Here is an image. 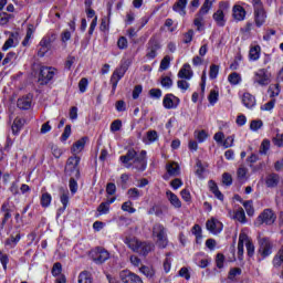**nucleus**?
Segmentation results:
<instances>
[{
    "instance_id": "obj_1",
    "label": "nucleus",
    "mask_w": 283,
    "mask_h": 283,
    "mask_svg": "<svg viewBox=\"0 0 283 283\" xmlns=\"http://www.w3.org/2000/svg\"><path fill=\"white\" fill-rule=\"evenodd\" d=\"M119 160L126 169H137V171H145L147 169V151L142 150L139 154L129 148L124 156L119 157Z\"/></svg>"
},
{
    "instance_id": "obj_2",
    "label": "nucleus",
    "mask_w": 283,
    "mask_h": 283,
    "mask_svg": "<svg viewBox=\"0 0 283 283\" xmlns=\"http://www.w3.org/2000/svg\"><path fill=\"white\" fill-rule=\"evenodd\" d=\"M125 244H127L128 249H132L135 253H139V255H147L155 249L154 243L138 241L136 238H126Z\"/></svg>"
},
{
    "instance_id": "obj_3",
    "label": "nucleus",
    "mask_w": 283,
    "mask_h": 283,
    "mask_svg": "<svg viewBox=\"0 0 283 283\" xmlns=\"http://www.w3.org/2000/svg\"><path fill=\"white\" fill-rule=\"evenodd\" d=\"M54 41H56V33L54 32H49L41 39V41L38 44L36 52L40 59H43V56H45L48 52L52 51V43H54Z\"/></svg>"
},
{
    "instance_id": "obj_4",
    "label": "nucleus",
    "mask_w": 283,
    "mask_h": 283,
    "mask_svg": "<svg viewBox=\"0 0 283 283\" xmlns=\"http://www.w3.org/2000/svg\"><path fill=\"white\" fill-rule=\"evenodd\" d=\"M78 165H81V157L78 156L70 157L65 165L66 176H71L73 178H80L81 168L78 167Z\"/></svg>"
},
{
    "instance_id": "obj_5",
    "label": "nucleus",
    "mask_w": 283,
    "mask_h": 283,
    "mask_svg": "<svg viewBox=\"0 0 283 283\" xmlns=\"http://www.w3.org/2000/svg\"><path fill=\"white\" fill-rule=\"evenodd\" d=\"M163 44L156 35H153L146 44V59L154 61L158 56V50H161Z\"/></svg>"
},
{
    "instance_id": "obj_6",
    "label": "nucleus",
    "mask_w": 283,
    "mask_h": 283,
    "mask_svg": "<svg viewBox=\"0 0 283 283\" xmlns=\"http://www.w3.org/2000/svg\"><path fill=\"white\" fill-rule=\"evenodd\" d=\"M230 6L227 1L219 2V9L213 13V21L219 25V28H224L227 24V19H224V12H228Z\"/></svg>"
},
{
    "instance_id": "obj_7",
    "label": "nucleus",
    "mask_w": 283,
    "mask_h": 283,
    "mask_svg": "<svg viewBox=\"0 0 283 283\" xmlns=\"http://www.w3.org/2000/svg\"><path fill=\"white\" fill-rule=\"evenodd\" d=\"M128 67H129V62L124 61L123 64L114 71L111 77L112 94L116 92V87L118 86V81H120L125 76V72H127Z\"/></svg>"
},
{
    "instance_id": "obj_8",
    "label": "nucleus",
    "mask_w": 283,
    "mask_h": 283,
    "mask_svg": "<svg viewBox=\"0 0 283 283\" xmlns=\"http://www.w3.org/2000/svg\"><path fill=\"white\" fill-rule=\"evenodd\" d=\"M254 23L256 28H262L266 23V11H264L261 0H254Z\"/></svg>"
},
{
    "instance_id": "obj_9",
    "label": "nucleus",
    "mask_w": 283,
    "mask_h": 283,
    "mask_svg": "<svg viewBox=\"0 0 283 283\" xmlns=\"http://www.w3.org/2000/svg\"><path fill=\"white\" fill-rule=\"evenodd\" d=\"M273 253V242L266 237L259 239L258 254L262 260L269 258Z\"/></svg>"
},
{
    "instance_id": "obj_10",
    "label": "nucleus",
    "mask_w": 283,
    "mask_h": 283,
    "mask_svg": "<svg viewBox=\"0 0 283 283\" xmlns=\"http://www.w3.org/2000/svg\"><path fill=\"white\" fill-rule=\"evenodd\" d=\"M54 74H56V69L52 66H42L40 69V74H39L40 85H48V83H50V81L54 78Z\"/></svg>"
},
{
    "instance_id": "obj_11",
    "label": "nucleus",
    "mask_w": 283,
    "mask_h": 283,
    "mask_svg": "<svg viewBox=\"0 0 283 283\" xmlns=\"http://www.w3.org/2000/svg\"><path fill=\"white\" fill-rule=\"evenodd\" d=\"M275 213L273 210L265 209L254 221L255 227H262V224H273L275 222Z\"/></svg>"
},
{
    "instance_id": "obj_12",
    "label": "nucleus",
    "mask_w": 283,
    "mask_h": 283,
    "mask_svg": "<svg viewBox=\"0 0 283 283\" xmlns=\"http://www.w3.org/2000/svg\"><path fill=\"white\" fill-rule=\"evenodd\" d=\"M119 280H122L123 283H143V279L140 276H138V274H136L129 270L120 271Z\"/></svg>"
},
{
    "instance_id": "obj_13",
    "label": "nucleus",
    "mask_w": 283,
    "mask_h": 283,
    "mask_svg": "<svg viewBox=\"0 0 283 283\" xmlns=\"http://www.w3.org/2000/svg\"><path fill=\"white\" fill-rule=\"evenodd\" d=\"M91 258L95 264H103L107 261V250L96 248L95 250L91 251Z\"/></svg>"
},
{
    "instance_id": "obj_14",
    "label": "nucleus",
    "mask_w": 283,
    "mask_h": 283,
    "mask_svg": "<svg viewBox=\"0 0 283 283\" xmlns=\"http://www.w3.org/2000/svg\"><path fill=\"white\" fill-rule=\"evenodd\" d=\"M254 83H258V85H261L262 87L269 85V71H266V69H260L258 72H255Z\"/></svg>"
},
{
    "instance_id": "obj_15",
    "label": "nucleus",
    "mask_w": 283,
    "mask_h": 283,
    "mask_svg": "<svg viewBox=\"0 0 283 283\" xmlns=\"http://www.w3.org/2000/svg\"><path fill=\"white\" fill-rule=\"evenodd\" d=\"M163 105L166 109H176L180 105V98L174 94H167L164 97Z\"/></svg>"
},
{
    "instance_id": "obj_16",
    "label": "nucleus",
    "mask_w": 283,
    "mask_h": 283,
    "mask_svg": "<svg viewBox=\"0 0 283 283\" xmlns=\"http://www.w3.org/2000/svg\"><path fill=\"white\" fill-rule=\"evenodd\" d=\"M206 227L208 231L214 235L222 231V222L218 221V219L212 218L211 220H208Z\"/></svg>"
},
{
    "instance_id": "obj_17",
    "label": "nucleus",
    "mask_w": 283,
    "mask_h": 283,
    "mask_svg": "<svg viewBox=\"0 0 283 283\" xmlns=\"http://www.w3.org/2000/svg\"><path fill=\"white\" fill-rule=\"evenodd\" d=\"M19 45V33H11L9 39L4 42L2 46L3 52H8L10 48H17Z\"/></svg>"
},
{
    "instance_id": "obj_18",
    "label": "nucleus",
    "mask_w": 283,
    "mask_h": 283,
    "mask_svg": "<svg viewBox=\"0 0 283 283\" xmlns=\"http://www.w3.org/2000/svg\"><path fill=\"white\" fill-rule=\"evenodd\" d=\"M280 185V175L272 172L268 174L265 177V186L268 189H275Z\"/></svg>"
},
{
    "instance_id": "obj_19",
    "label": "nucleus",
    "mask_w": 283,
    "mask_h": 283,
    "mask_svg": "<svg viewBox=\"0 0 283 283\" xmlns=\"http://www.w3.org/2000/svg\"><path fill=\"white\" fill-rule=\"evenodd\" d=\"M232 17L235 21H244L247 19V10L240 4H235L232 8Z\"/></svg>"
},
{
    "instance_id": "obj_20",
    "label": "nucleus",
    "mask_w": 283,
    "mask_h": 283,
    "mask_svg": "<svg viewBox=\"0 0 283 283\" xmlns=\"http://www.w3.org/2000/svg\"><path fill=\"white\" fill-rule=\"evenodd\" d=\"M193 77V71H191V65L184 64V66L178 72V78H186V81H191Z\"/></svg>"
},
{
    "instance_id": "obj_21",
    "label": "nucleus",
    "mask_w": 283,
    "mask_h": 283,
    "mask_svg": "<svg viewBox=\"0 0 283 283\" xmlns=\"http://www.w3.org/2000/svg\"><path fill=\"white\" fill-rule=\"evenodd\" d=\"M87 143V138H81L77 142H75L71 148V153L73 156H78L81 151L85 149V144Z\"/></svg>"
},
{
    "instance_id": "obj_22",
    "label": "nucleus",
    "mask_w": 283,
    "mask_h": 283,
    "mask_svg": "<svg viewBox=\"0 0 283 283\" xmlns=\"http://www.w3.org/2000/svg\"><path fill=\"white\" fill-rule=\"evenodd\" d=\"M187 0H177L176 3L172 6L174 12H178L181 17L187 14Z\"/></svg>"
},
{
    "instance_id": "obj_23",
    "label": "nucleus",
    "mask_w": 283,
    "mask_h": 283,
    "mask_svg": "<svg viewBox=\"0 0 283 283\" xmlns=\"http://www.w3.org/2000/svg\"><path fill=\"white\" fill-rule=\"evenodd\" d=\"M166 196L170 202V205L175 208V209H180L182 207V201H180V198H178V196L174 192H171L170 190H168L166 192Z\"/></svg>"
},
{
    "instance_id": "obj_24",
    "label": "nucleus",
    "mask_w": 283,
    "mask_h": 283,
    "mask_svg": "<svg viewBox=\"0 0 283 283\" xmlns=\"http://www.w3.org/2000/svg\"><path fill=\"white\" fill-rule=\"evenodd\" d=\"M242 103L248 109H253V106L256 105L255 96L250 93H244L242 96Z\"/></svg>"
},
{
    "instance_id": "obj_25",
    "label": "nucleus",
    "mask_w": 283,
    "mask_h": 283,
    "mask_svg": "<svg viewBox=\"0 0 283 283\" xmlns=\"http://www.w3.org/2000/svg\"><path fill=\"white\" fill-rule=\"evenodd\" d=\"M164 237H167V229L165 228V226L160 223H156L153 227V238H164Z\"/></svg>"
},
{
    "instance_id": "obj_26",
    "label": "nucleus",
    "mask_w": 283,
    "mask_h": 283,
    "mask_svg": "<svg viewBox=\"0 0 283 283\" xmlns=\"http://www.w3.org/2000/svg\"><path fill=\"white\" fill-rule=\"evenodd\" d=\"M19 109H30L32 107V94H28L27 97L18 99Z\"/></svg>"
},
{
    "instance_id": "obj_27",
    "label": "nucleus",
    "mask_w": 283,
    "mask_h": 283,
    "mask_svg": "<svg viewBox=\"0 0 283 283\" xmlns=\"http://www.w3.org/2000/svg\"><path fill=\"white\" fill-rule=\"evenodd\" d=\"M248 235L247 233L242 232L239 235V242H238V255L239 260H242V256L244 255V242H247Z\"/></svg>"
},
{
    "instance_id": "obj_28",
    "label": "nucleus",
    "mask_w": 283,
    "mask_h": 283,
    "mask_svg": "<svg viewBox=\"0 0 283 283\" xmlns=\"http://www.w3.org/2000/svg\"><path fill=\"white\" fill-rule=\"evenodd\" d=\"M168 176H180V166L178 163H169L166 165Z\"/></svg>"
},
{
    "instance_id": "obj_29",
    "label": "nucleus",
    "mask_w": 283,
    "mask_h": 283,
    "mask_svg": "<svg viewBox=\"0 0 283 283\" xmlns=\"http://www.w3.org/2000/svg\"><path fill=\"white\" fill-rule=\"evenodd\" d=\"M77 283H94V279L92 277V273L87 271H83L78 274Z\"/></svg>"
},
{
    "instance_id": "obj_30",
    "label": "nucleus",
    "mask_w": 283,
    "mask_h": 283,
    "mask_svg": "<svg viewBox=\"0 0 283 283\" xmlns=\"http://www.w3.org/2000/svg\"><path fill=\"white\" fill-rule=\"evenodd\" d=\"M213 8V2L209 0H205L203 4L201 6L199 12L197 14L203 17L205 14H209V10Z\"/></svg>"
},
{
    "instance_id": "obj_31",
    "label": "nucleus",
    "mask_w": 283,
    "mask_h": 283,
    "mask_svg": "<svg viewBox=\"0 0 283 283\" xmlns=\"http://www.w3.org/2000/svg\"><path fill=\"white\" fill-rule=\"evenodd\" d=\"M60 201L63 205V211H65L67 205H70V192H67V190H61Z\"/></svg>"
},
{
    "instance_id": "obj_32",
    "label": "nucleus",
    "mask_w": 283,
    "mask_h": 283,
    "mask_svg": "<svg viewBox=\"0 0 283 283\" xmlns=\"http://www.w3.org/2000/svg\"><path fill=\"white\" fill-rule=\"evenodd\" d=\"M24 124H25L24 119L15 118L11 127L13 134H18L19 132H21V128L23 127Z\"/></svg>"
},
{
    "instance_id": "obj_33",
    "label": "nucleus",
    "mask_w": 283,
    "mask_h": 283,
    "mask_svg": "<svg viewBox=\"0 0 283 283\" xmlns=\"http://www.w3.org/2000/svg\"><path fill=\"white\" fill-rule=\"evenodd\" d=\"M50 205H52V195H50V192L42 193L41 206L44 207V209H48Z\"/></svg>"
},
{
    "instance_id": "obj_34",
    "label": "nucleus",
    "mask_w": 283,
    "mask_h": 283,
    "mask_svg": "<svg viewBox=\"0 0 283 283\" xmlns=\"http://www.w3.org/2000/svg\"><path fill=\"white\" fill-rule=\"evenodd\" d=\"M228 81L231 85H240L242 76L239 73L233 72L228 76Z\"/></svg>"
},
{
    "instance_id": "obj_35",
    "label": "nucleus",
    "mask_w": 283,
    "mask_h": 283,
    "mask_svg": "<svg viewBox=\"0 0 283 283\" xmlns=\"http://www.w3.org/2000/svg\"><path fill=\"white\" fill-rule=\"evenodd\" d=\"M210 191L218 198V200H224V195L218 189V185L216 182L210 181Z\"/></svg>"
},
{
    "instance_id": "obj_36",
    "label": "nucleus",
    "mask_w": 283,
    "mask_h": 283,
    "mask_svg": "<svg viewBox=\"0 0 283 283\" xmlns=\"http://www.w3.org/2000/svg\"><path fill=\"white\" fill-rule=\"evenodd\" d=\"M234 220L244 224L247 222V214L244 213V209L239 208L234 213Z\"/></svg>"
},
{
    "instance_id": "obj_37",
    "label": "nucleus",
    "mask_w": 283,
    "mask_h": 283,
    "mask_svg": "<svg viewBox=\"0 0 283 283\" xmlns=\"http://www.w3.org/2000/svg\"><path fill=\"white\" fill-rule=\"evenodd\" d=\"M10 203L7 201L2 205V211H4V218L2 220V227L6 224V222L9 221L10 218H12V214L10 213Z\"/></svg>"
},
{
    "instance_id": "obj_38",
    "label": "nucleus",
    "mask_w": 283,
    "mask_h": 283,
    "mask_svg": "<svg viewBox=\"0 0 283 283\" xmlns=\"http://www.w3.org/2000/svg\"><path fill=\"white\" fill-rule=\"evenodd\" d=\"M249 57L251 61H258L260 59V45L250 49Z\"/></svg>"
},
{
    "instance_id": "obj_39",
    "label": "nucleus",
    "mask_w": 283,
    "mask_h": 283,
    "mask_svg": "<svg viewBox=\"0 0 283 283\" xmlns=\"http://www.w3.org/2000/svg\"><path fill=\"white\" fill-rule=\"evenodd\" d=\"M193 25H196L197 30L200 32V30H202V28H205L203 15H200L199 13H197V17L193 20Z\"/></svg>"
},
{
    "instance_id": "obj_40",
    "label": "nucleus",
    "mask_w": 283,
    "mask_h": 283,
    "mask_svg": "<svg viewBox=\"0 0 283 283\" xmlns=\"http://www.w3.org/2000/svg\"><path fill=\"white\" fill-rule=\"evenodd\" d=\"M247 174H249V169H247L245 167H239L237 171L238 180H240L241 182L247 181Z\"/></svg>"
},
{
    "instance_id": "obj_41",
    "label": "nucleus",
    "mask_w": 283,
    "mask_h": 283,
    "mask_svg": "<svg viewBox=\"0 0 283 283\" xmlns=\"http://www.w3.org/2000/svg\"><path fill=\"white\" fill-rule=\"evenodd\" d=\"M245 248H247V253L249 255V258H253V255H255V245L253 244V242H251V240L245 241Z\"/></svg>"
},
{
    "instance_id": "obj_42",
    "label": "nucleus",
    "mask_w": 283,
    "mask_h": 283,
    "mask_svg": "<svg viewBox=\"0 0 283 283\" xmlns=\"http://www.w3.org/2000/svg\"><path fill=\"white\" fill-rule=\"evenodd\" d=\"M283 263V247L279 250L277 254L273 259L274 266H282Z\"/></svg>"
},
{
    "instance_id": "obj_43",
    "label": "nucleus",
    "mask_w": 283,
    "mask_h": 283,
    "mask_svg": "<svg viewBox=\"0 0 283 283\" xmlns=\"http://www.w3.org/2000/svg\"><path fill=\"white\" fill-rule=\"evenodd\" d=\"M156 244L159 249H167V244H169V239L166 237H157Z\"/></svg>"
},
{
    "instance_id": "obj_44",
    "label": "nucleus",
    "mask_w": 283,
    "mask_h": 283,
    "mask_svg": "<svg viewBox=\"0 0 283 283\" xmlns=\"http://www.w3.org/2000/svg\"><path fill=\"white\" fill-rule=\"evenodd\" d=\"M169 65H171V56L166 55L160 62L159 70H163V71L169 70Z\"/></svg>"
},
{
    "instance_id": "obj_45",
    "label": "nucleus",
    "mask_w": 283,
    "mask_h": 283,
    "mask_svg": "<svg viewBox=\"0 0 283 283\" xmlns=\"http://www.w3.org/2000/svg\"><path fill=\"white\" fill-rule=\"evenodd\" d=\"M132 201H125L122 205V211H126L127 213H136V208H133Z\"/></svg>"
},
{
    "instance_id": "obj_46",
    "label": "nucleus",
    "mask_w": 283,
    "mask_h": 283,
    "mask_svg": "<svg viewBox=\"0 0 283 283\" xmlns=\"http://www.w3.org/2000/svg\"><path fill=\"white\" fill-rule=\"evenodd\" d=\"M243 207L248 216L252 217L255 213V209H253V201H244Z\"/></svg>"
},
{
    "instance_id": "obj_47",
    "label": "nucleus",
    "mask_w": 283,
    "mask_h": 283,
    "mask_svg": "<svg viewBox=\"0 0 283 283\" xmlns=\"http://www.w3.org/2000/svg\"><path fill=\"white\" fill-rule=\"evenodd\" d=\"M268 94H270V96H280V84L270 85Z\"/></svg>"
},
{
    "instance_id": "obj_48",
    "label": "nucleus",
    "mask_w": 283,
    "mask_h": 283,
    "mask_svg": "<svg viewBox=\"0 0 283 283\" xmlns=\"http://www.w3.org/2000/svg\"><path fill=\"white\" fill-rule=\"evenodd\" d=\"M127 196L128 198H130L132 200H138L139 196H140V190H138L137 188H130L127 191Z\"/></svg>"
},
{
    "instance_id": "obj_49",
    "label": "nucleus",
    "mask_w": 283,
    "mask_h": 283,
    "mask_svg": "<svg viewBox=\"0 0 283 283\" xmlns=\"http://www.w3.org/2000/svg\"><path fill=\"white\" fill-rule=\"evenodd\" d=\"M218 96H220L218 91H216V90L210 91V94L208 96V101H209L210 105H216V103H218Z\"/></svg>"
},
{
    "instance_id": "obj_50",
    "label": "nucleus",
    "mask_w": 283,
    "mask_h": 283,
    "mask_svg": "<svg viewBox=\"0 0 283 283\" xmlns=\"http://www.w3.org/2000/svg\"><path fill=\"white\" fill-rule=\"evenodd\" d=\"M74 178H76V177H71L70 182H69L70 191L73 195L78 191V182H76V179H74Z\"/></svg>"
},
{
    "instance_id": "obj_51",
    "label": "nucleus",
    "mask_w": 283,
    "mask_h": 283,
    "mask_svg": "<svg viewBox=\"0 0 283 283\" xmlns=\"http://www.w3.org/2000/svg\"><path fill=\"white\" fill-rule=\"evenodd\" d=\"M0 262L3 271H8V262H10V260L8 259V254L3 253V251H0Z\"/></svg>"
},
{
    "instance_id": "obj_52",
    "label": "nucleus",
    "mask_w": 283,
    "mask_h": 283,
    "mask_svg": "<svg viewBox=\"0 0 283 283\" xmlns=\"http://www.w3.org/2000/svg\"><path fill=\"white\" fill-rule=\"evenodd\" d=\"M160 83L164 87H166V90H170V87H172V85H174V80H171V77H169V76H164V77H161Z\"/></svg>"
},
{
    "instance_id": "obj_53",
    "label": "nucleus",
    "mask_w": 283,
    "mask_h": 283,
    "mask_svg": "<svg viewBox=\"0 0 283 283\" xmlns=\"http://www.w3.org/2000/svg\"><path fill=\"white\" fill-rule=\"evenodd\" d=\"M220 72V66L216 65V64H212L210 66V72H209V77L210 78H218V74Z\"/></svg>"
},
{
    "instance_id": "obj_54",
    "label": "nucleus",
    "mask_w": 283,
    "mask_h": 283,
    "mask_svg": "<svg viewBox=\"0 0 283 283\" xmlns=\"http://www.w3.org/2000/svg\"><path fill=\"white\" fill-rule=\"evenodd\" d=\"M238 275H242V269L233 268L230 270L228 277H229V280H235V277H238Z\"/></svg>"
},
{
    "instance_id": "obj_55",
    "label": "nucleus",
    "mask_w": 283,
    "mask_h": 283,
    "mask_svg": "<svg viewBox=\"0 0 283 283\" xmlns=\"http://www.w3.org/2000/svg\"><path fill=\"white\" fill-rule=\"evenodd\" d=\"M146 138L148 143H156V140H158V133L156 130H148Z\"/></svg>"
},
{
    "instance_id": "obj_56",
    "label": "nucleus",
    "mask_w": 283,
    "mask_h": 283,
    "mask_svg": "<svg viewBox=\"0 0 283 283\" xmlns=\"http://www.w3.org/2000/svg\"><path fill=\"white\" fill-rule=\"evenodd\" d=\"M193 29L188 30V32L184 33V43L189 44L193 41Z\"/></svg>"
},
{
    "instance_id": "obj_57",
    "label": "nucleus",
    "mask_w": 283,
    "mask_h": 283,
    "mask_svg": "<svg viewBox=\"0 0 283 283\" xmlns=\"http://www.w3.org/2000/svg\"><path fill=\"white\" fill-rule=\"evenodd\" d=\"M63 271V265H61V263L56 262L54 263L53 268H52V275H54V277L61 275Z\"/></svg>"
},
{
    "instance_id": "obj_58",
    "label": "nucleus",
    "mask_w": 283,
    "mask_h": 283,
    "mask_svg": "<svg viewBox=\"0 0 283 283\" xmlns=\"http://www.w3.org/2000/svg\"><path fill=\"white\" fill-rule=\"evenodd\" d=\"M123 127V122H120V119H115L112 124H111V132L115 133V132H120V128Z\"/></svg>"
},
{
    "instance_id": "obj_59",
    "label": "nucleus",
    "mask_w": 283,
    "mask_h": 283,
    "mask_svg": "<svg viewBox=\"0 0 283 283\" xmlns=\"http://www.w3.org/2000/svg\"><path fill=\"white\" fill-rule=\"evenodd\" d=\"M270 147H271V142H269L268 139L263 140L260 146L259 154H266Z\"/></svg>"
},
{
    "instance_id": "obj_60",
    "label": "nucleus",
    "mask_w": 283,
    "mask_h": 283,
    "mask_svg": "<svg viewBox=\"0 0 283 283\" xmlns=\"http://www.w3.org/2000/svg\"><path fill=\"white\" fill-rule=\"evenodd\" d=\"M196 167V176H198V178H202V175L205 174V167L202 166V161L197 160Z\"/></svg>"
},
{
    "instance_id": "obj_61",
    "label": "nucleus",
    "mask_w": 283,
    "mask_h": 283,
    "mask_svg": "<svg viewBox=\"0 0 283 283\" xmlns=\"http://www.w3.org/2000/svg\"><path fill=\"white\" fill-rule=\"evenodd\" d=\"M262 125L263 123L261 119H254L250 124V129H252V132H258V129L262 128Z\"/></svg>"
},
{
    "instance_id": "obj_62",
    "label": "nucleus",
    "mask_w": 283,
    "mask_h": 283,
    "mask_svg": "<svg viewBox=\"0 0 283 283\" xmlns=\"http://www.w3.org/2000/svg\"><path fill=\"white\" fill-rule=\"evenodd\" d=\"M140 273H143V275H146L147 277H151L154 275V269L149 268V266H145L143 265L139 269Z\"/></svg>"
},
{
    "instance_id": "obj_63",
    "label": "nucleus",
    "mask_w": 283,
    "mask_h": 283,
    "mask_svg": "<svg viewBox=\"0 0 283 283\" xmlns=\"http://www.w3.org/2000/svg\"><path fill=\"white\" fill-rule=\"evenodd\" d=\"M216 264L218 269L224 268V254L218 253L216 258Z\"/></svg>"
},
{
    "instance_id": "obj_64",
    "label": "nucleus",
    "mask_w": 283,
    "mask_h": 283,
    "mask_svg": "<svg viewBox=\"0 0 283 283\" xmlns=\"http://www.w3.org/2000/svg\"><path fill=\"white\" fill-rule=\"evenodd\" d=\"M275 107V99H271L270 102L265 103L261 106L262 112H271Z\"/></svg>"
}]
</instances>
